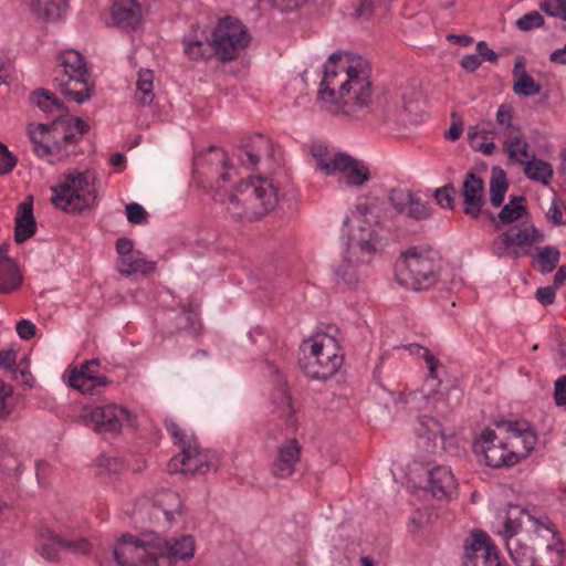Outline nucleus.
Segmentation results:
<instances>
[{
    "label": "nucleus",
    "mask_w": 566,
    "mask_h": 566,
    "mask_svg": "<svg viewBox=\"0 0 566 566\" xmlns=\"http://www.w3.org/2000/svg\"><path fill=\"white\" fill-rule=\"evenodd\" d=\"M317 101L325 112L361 125L419 124L428 117L424 94L415 78L399 82L395 92L376 93L369 73H323Z\"/></svg>",
    "instance_id": "nucleus-1"
},
{
    "label": "nucleus",
    "mask_w": 566,
    "mask_h": 566,
    "mask_svg": "<svg viewBox=\"0 0 566 566\" xmlns=\"http://www.w3.org/2000/svg\"><path fill=\"white\" fill-rule=\"evenodd\" d=\"M497 533L515 566H563L566 544L556 526L545 516L510 505L497 516Z\"/></svg>",
    "instance_id": "nucleus-2"
},
{
    "label": "nucleus",
    "mask_w": 566,
    "mask_h": 566,
    "mask_svg": "<svg viewBox=\"0 0 566 566\" xmlns=\"http://www.w3.org/2000/svg\"><path fill=\"white\" fill-rule=\"evenodd\" d=\"M197 551L192 534L165 538L156 533L138 536L125 534L113 545V557L118 566H175L191 560Z\"/></svg>",
    "instance_id": "nucleus-3"
},
{
    "label": "nucleus",
    "mask_w": 566,
    "mask_h": 566,
    "mask_svg": "<svg viewBox=\"0 0 566 566\" xmlns=\"http://www.w3.org/2000/svg\"><path fill=\"white\" fill-rule=\"evenodd\" d=\"M537 436L525 420H500L474 439V452L493 468L514 465L535 448Z\"/></svg>",
    "instance_id": "nucleus-4"
},
{
    "label": "nucleus",
    "mask_w": 566,
    "mask_h": 566,
    "mask_svg": "<svg viewBox=\"0 0 566 566\" xmlns=\"http://www.w3.org/2000/svg\"><path fill=\"white\" fill-rule=\"evenodd\" d=\"M51 203L67 213L92 209L98 199L97 175L92 169H67L51 186Z\"/></svg>",
    "instance_id": "nucleus-5"
},
{
    "label": "nucleus",
    "mask_w": 566,
    "mask_h": 566,
    "mask_svg": "<svg viewBox=\"0 0 566 566\" xmlns=\"http://www.w3.org/2000/svg\"><path fill=\"white\" fill-rule=\"evenodd\" d=\"M344 232L347 249L360 253L364 260H374L384 248V228L375 206L359 203L346 214Z\"/></svg>",
    "instance_id": "nucleus-6"
},
{
    "label": "nucleus",
    "mask_w": 566,
    "mask_h": 566,
    "mask_svg": "<svg viewBox=\"0 0 566 566\" xmlns=\"http://www.w3.org/2000/svg\"><path fill=\"white\" fill-rule=\"evenodd\" d=\"M310 154L315 171L323 177L337 179L340 185L359 188L371 178L369 165L348 153L314 143Z\"/></svg>",
    "instance_id": "nucleus-7"
},
{
    "label": "nucleus",
    "mask_w": 566,
    "mask_h": 566,
    "mask_svg": "<svg viewBox=\"0 0 566 566\" xmlns=\"http://www.w3.org/2000/svg\"><path fill=\"white\" fill-rule=\"evenodd\" d=\"M279 198L271 179L254 177L229 190L227 209L234 216L262 218L276 208Z\"/></svg>",
    "instance_id": "nucleus-8"
},
{
    "label": "nucleus",
    "mask_w": 566,
    "mask_h": 566,
    "mask_svg": "<svg viewBox=\"0 0 566 566\" xmlns=\"http://www.w3.org/2000/svg\"><path fill=\"white\" fill-rule=\"evenodd\" d=\"M165 426L175 443L181 448V452L172 457L168 463L170 473L205 474L219 467L218 454L210 450L199 449L190 430L184 428L172 418L166 419Z\"/></svg>",
    "instance_id": "nucleus-9"
},
{
    "label": "nucleus",
    "mask_w": 566,
    "mask_h": 566,
    "mask_svg": "<svg viewBox=\"0 0 566 566\" xmlns=\"http://www.w3.org/2000/svg\"><path fill=\"white\" fill-rule=\"evenodd\" d=\"M300 350V366L311 378H328L343 365L344 356L337 339L326 333L305 338Z\"/></svg>",
    "instance_id": "nucleus-10"
},
{
    "label": "nucleus",
    "mask_w": 566,
    "mask_h": 566,
    "mask_svg": "<svg viewBox=\"0 0 566 566\" xmlns=\"http://www.w3.org/2000/svg\"><path fill=\"white\" fill-rule=\"evenodd\" d=\"M439 271V254L429 247H412L401 253L396 276L398 282L411 290H427L436 281Z\"/></svg>",
    "instance_id": "nucleus-11"
},
{
    "label": "nucleus",
    "mask_w": 566,
    "mask_h": 566,
    "mask_svg": "<svg viewBox=\"0 0 566 566\" xmlns=\"http://www.w3.org/2000/svg\"><path fill=\"white\" fill-rule=\"evenodd\" d=\"M185 505L180 494L169 488H155L140 497L135 504V514L143 520L159 521L160 515L172 525L184 515Z\"/></svg>",
    "instance_id": "nucleus-12"
},
{
    "label": "nucleus",
    "mask_w": 566,
    "mask_h": 566,
    "mask_svg": "<svg viewBox=\"0 0 566 566\" xmlns=\"http://www.w3.org/2000/svg\"><path fill=\"white\" fill-rule=\"evenodd\" d=\"M78 417L83 424L98 433L117 434L137 426L136 415L116 403L84 406Z\"/></svg>",
    "instance_id": "nucleus-13"
},
{
    "label": "nucleus",
    "mask_w": 566,
    "mask_h": 566,
    "mask_svg": "<svg viewBox=\"0 0 566 566\" xmlns=\"http://www.w3.org/2000/svg\"><path fill=\"white\" fill-rule=\"evenodd\" d=\"M217 48V61L227 63L237 60L251 44L252 36L247 27L234 17L220 18L211 30Z\"/></svg>",
    "instance_id": "nucleus-14"
},
{
    "label": "nucleus",
    "mask_w": 566,
    "mask_h": 566,
    "mask_svg": "<svg viewBox=\"0 0 566 566\" xmlns=\"http://www.w3.org/2000/svg\"><path fill=\"white\" fill-rule=\"evenodd\" d=\"M408 349L412 355L423 359L426 368L429 370V376L426 378L421 387L417 391L409 394V400L419 406H428L431 403L437 405L439 402H443L449 407L458 406L462 394L457 387L450 388L447 392H440L436 398L440 381L436 375V358L429 353V350L418 345H411Z\"/></svg>",
    "instance_id": "nucleus-15"
},
{
    "label": "nucleus",
    "mask_w": 566,
    "mask_h": 566,
    "mask_svg": "<svg viewBox=\"0 0 566 566\" xmlns=\"http://www.w3.org/2000/svg\"><path fill=\"white\" fill-rule=\"evenodd\" d=\"M34 548L49 562H56L62 551L85 554L91 545L85 538L67 541L55 533L49 525L39 524L34 530Z\"/></svg>",
    "instance_id": "nucleus-16"
},
{
    "label": "nucleus",
    "mask_w": 566,
    "mask_h": 566,
    "mask_svg": "<svg viewBox=\"0 0 566 566\" xmlns=\"http://www.w3.org/2000/svg\"><path fill=\"white\" fill-rule=\"evenodd\" d=\"M543 241L544 234L533 223L524 222L499 235L493 242V251L497 255L520 256Z\"/></svg>",
    "instance_id": "nucleus-17"
},
{
    "label": "nucleus",
    "mask_w": 566,
    "mask_h": 566,
    "mask_svg": "<svg viewBox=\"0 0 566 566\" xmlns=\"http://www.w3.org/2000/svg\"><path fill=\"white\" fill-rule=\"evenodd\" d=\"M157 8V0H115L111 7L112 24L124 30H138Z\"/></svg>",
    "instance_id": "nucleus-18"
},
{
    "label": "nucleus",
    "mask_w": 566,
    "mask_h": 566,
    "mask_svg": "<svg viewBox=\"0 0 566 566\" xmlns=\"http://www.w3.org/2000/svg\"><path fill=\"white\" fill-rule=\"evenodd\" d=\"M463 566H502L499 551L483 532H472L465 539Z\"/></svg>",
    "instance_id": "nucleus-19"
},
{
    "label": "nucleus",
    "mask_w": 566,
    "mask_h": 566,
    "mask_svg": "<svg viewBox=\"0 0 566 566\" xmlns=\"http://www.w3.org/2000/svg\"><path fill=\"white\" fill-rule=\"evenodd\" d=\"M373 260H364L360 253H353L347 249L343 258L334 265V280L338 285L347 289H356L365 282L367 277L366 268Z\"/></svg>",
    "instance_id": "nucleus-20"
},
{
    "label": "nucleus",
    "mask_w": 566,
    "mask_h": 566,
    "mask_svg": "<svg viewBox=\"0 0 566 566\" xmlns=\"http://www.w3.org/2000/svg\"><path fill=\"white\" fill-rule=\"evenodd\" d=\"M418 430L428 451H437L438 449L450 450L455 447L453 430L444 427L434 418H421Z\"/></svg>",
    "instance_id": "nucleus-21"
},
{
    "label": "nucleus",
    "mask_w": 566,
    "mask_h": 566,
    "mask_svg": "<svg viewBox=\"0 0 566 566\" xmlns=\"http://www.w3.org/2000/svg\"><path fill=\"white\" fill-rule=\"evenodd\" d=\"M64 377L70 387L83 392L93 394L97 387L104 386L105 377L101 374L96 360H90L80 366L70 367Z\"/></svg>",
    "instance_id": "nucleus-22"
},
{
    "label": "nucleus",
    "mask_w": 566,
    "mask_h": 566,
    "mask_svg": "<svg viewBox=\"0 0 566 566\" xmlns=\"http://www.w3.org/2000/svg\"><path fill=\"white\" fill-rule=\"evenodd\" d=\"M184 52L189 60L208 62L217 60V48L211 32L196 27L184 36Z\"/></svg>",
    "instance_id": "nucleus-23"
},
{
    "label": "nucleus",
    "mask_w": 566,
    "mask_h": 566,
    "mask_svg": "<svg viewBox=\"0 0 566 566\" xmlns=\"http://www.w3.org/2000/svg\"><path fill=\"white\" fill-rule=\"evenodd\" d=\"M389 200L397 212L409 219L423 221L432 216L431 207L406 188L392 189Z\"/></svg>",
    "instance_id": "nucleus-24"
},
{
    "label": "nucleus",
    "mask_w": 566,
    "mask_h": 566,
    "mask_svg": "<svg viewBox=\"0 0 566 566\" xmlns=\"http://www.w3.org/2000/svg\"><path fill=\"white\" fill-rule=\"evenodd\" d=\"M56 81L61 93L78 104L87 101L95 88L91 73H61Z\"/></svg>",
    "instance_id": "nucleus-25"
},
{
    "label": "nucleus",
    "mask_w": 566,
    "mask_h": 566,
    "mask_svg": "<svg viewBox=\"0 0 566 566\" xmlns=\"http://www.w3.org/2000/svg\"><path fill=\"white\" fill-rule=\"evenodd\" d=\"M87 125L81 118L70 114L60 115L51 123L52 138L57 144V154L62 153L65 145L72 143L87 130Z\"/></svg>",
    "instance_id": "nucleus-26"
},
{
    "label": "nucleus",
    "mask_w": 566,
    "mask_h": 566,
    "mask_svg": "<svg viewBox=\"0 0 566 566\" xmlns=\"http://www.w3.org/2000/svg\"><path fill=\"white\" fill-rule=\"evenodd\" d=\"M463 212L476 219L483 211L485 192L483 180L474 175L468 174L462 182Z\"/></svg>",
    "instance_id": "nucleus-27"
},
{
    "label": "nucleus",
    "mask_w": 566,
    "mask_h": 566,
    "mask_svg": "<svg viewBox=\"0 0 566 566\" xmlns=\"http://www.w3.org/2000/svg\"><path fill=\"white\" fill-rule=\"evenodd\" d=\"M424 488L438 500L449 499L457 490V481L450 468L437 465L427 471Z\"/></svg>",
    "instance_id": "nucleus-28"
},
{
    "label": "nucleus",
    "mask_w": 566,
    "mask_h": 566,
    "mask_svg": "<svg viewBox=\"0 0 566 566\" xmlns=\"http://www.w3.org/2000/svg\"><path fill=\"white\" fill-rule=\"evenodd\" d=\"M28 136L39 157L49 158L57 155V144L52 138L51 124H30L28 126Z\"/></svg>",
    "instance_id": "nucleus-29"
},
{
    "label": "nucleus",
    "mask_w": 566,
    "mask_h": 566,
    "mask_svg": "<svg viewBox=\"0 0 566 566\" xmlns=\"http://www.w3.org/2000/svg\"><path fill=\"white\" fill-rule=\"evenodd\" d=\"M300 447L295 439L284 442L277 451V457L273 463V473L281 478L290 476L298 461Z\"/></svg>",
    "instance_id": "nucleus-30"
},
{
    "label": "nucleus",
    "mask_w": 566,
    "mask_h": 566,
    "mask_svg": "<svg viewBox=\"0 0 566 566\" xmlns=\"http://www.w3.org/2000/svg\"><path fill=\"white\" fill-rule=\"evenodd\" d=\"M369 67V62L363 56L348 51H337L328 56L323 71H365Z\"/></svg>",
    "instance_id": "nucleus-31"
},
{
    "label": "nucleus",
    "mask_w": 566,
    "mask_h": 566,
    "mask_svg": "<svg viewBox=\"0 0 566 566\" xmlns=\"http://www.w3.org/2000/svg\"><path fill=\"white\" fill-rule=\"evenodd\" d=\"M22 272L18 263L0 249V293H10L22 283Z\"/></svg>",
    "instance_id": "nucleus-32"
},
{
    "label": "nucleus",
    "mask_w": 566,
    "mask_h": 566,
    "mask_svg": "<svg viewBox=\"0 0 566 566\" xmlns=\"http://www.w3.org/2000/svg\"><path fill=\"white\" fill-rule=\"evenodd\" d=\"M273 155V146L269 138L264 136H255L249 145L240 153L241 161L249 166L255 167L262 160H268Z\"/></svg>",
    "instance_id": "nucleus-33"
},
{
    "label": "nucleus",
    "mask_w": 566,
    "mask_h": 566,
    "mask_svg": "<svg viewBox=\"0 0 566 566\" xmlns=\"http://www.w3.org/2000/svg\"><path fill=\"white\" fill-rule=\"evenodd\" d=\"M36 231V223L33 217L32 200L28 199L18 206L15 216L14 240L22 243L30 239Z\"/></svg>",
    "instance_id": "nucleus-34"
},
{
    "label": "nucleus",
    "mask_w": 566,
    "mask_h": 566,
    "mask_svg": "<svg viewBox=\"0 0 566 566\" xmlns=\"http://www.w3.org/2000/svg\"><path fill=\"white\" fill-rule=\"evenodd\" d=\"M507 158L514 164L523 165L530 157V145L520 130H510L503 143Z\"/></svg>",
    "instance_id": "nucleus-35"
},
{
    "label": "nucleus",
    "mask_w": 566,
    "mask_h": 566,
    "mask_svg": "<svg viewBox=\"0 0 566 566\" xmlns=\"http://www.w3.org/2000/svg\"><path fill=\"white\" fill-rule=\"evenodd\" d=\"M32 12L48 21L61 19L69 9V0H28Z\"/></svg>",
    "instance_id": "nucleus-36"
},
{
    "label": "nucleus",
    "mask_w": 566,
    "mask_h": 566,
    "mask_svg": "<svg viewBox=\"0 0 566 566\" xmlns=\"http://www.w3.org/2000/svg\"><path fill=\"white\" fill-rule=\"evenodd\" d=\"M470 146L485 155H491L495 146V133L486 125H476L468 132Z\"/></svg>",
    "instance_id": "nucleus-37"
},
{
    "label": "nucleus",
    "mask_w": 566,
    "mask_h": 566,
    "mask_svg": "<svg viewBox=\"0 0 566 566\" xmlns=\"http://www.w3.org/2000/svg\"><path fill=\"white\" fill-rule=\"evenodd\" d=\"M31 103L42 112L51 115H65L63 103L48 88H38L31 94Z\"/></svg>",
    "instance_id": "nucleus-38"
},
{
    "label": "nucleus",
    "mask_w": 566,
    "mask_h": 566,
    "mask_svg": "<svg viewBox=\"0 0 566 566\" xmlns=\"http://www.w3.org/2000/svg\"><path fill=\"white\" fill-rule=\"evenodd\" d=\"M525 176L533 181L541 182L543 185H548L551 179L553 178V167L548 161L536 158L531 155V157L523 164Z\"/></svg>",
    "instance_id": "nucleus-39"
},
{
    "label": "nucleus",
    "mask_w": 566,
    "mask_h": 566,
    "mask_svg": "<svg viewBox=\"0 0 566 566\" xmlns=\"http://www.w3.org/2000/svg\"><path fill=\"white\" fill-rule=\"evenodd\" d=\"M118 271L129 275L134 273L147 274L155 269V263L146 260L139 251H135L129 256L118 259Z\"/></svg>",
    "instance_id": "nucleus-40"
},
{
    "label": "nucleus",
    "mask_w": 566,
    "mask_h": 566,
    "mask_svg": "<svg viewBox=\"0 0 566 566\" xmlns=\"http://www.w3.org/2000/svg\"><path fill=\"white\" fill-rule=\"evenodd\" d=\"M509 182L505 171L500 167H493L490 178V202L493 207H500L504 201Z\"/></svg>",
    "instance_id": "nucleus-41"
},
{
    "label": "nucleus",
    "mask_w": 566,
    "mask_h": 566,
    "mask_svg": "<svg viewBox=\"0 0 566 566\" xmlns=\"http://www.w3.org/2000/svg\"><path fill=\"white\" fill-rule=\"evenodd\" d=\"M56 66L64 71H87L84 56L76 50H65L56 59Z\"/></svg>",
    "instance_id": "nucleus-42"
},
{
    "label": "nucleus",
    "mask_w": 566,
    "mask_h": 566,
    "mask_svg": "<svg viewBox=\"0 0 566 566\" xmlns=\"http://www.w3.org/2000/svg\"><path fill=\"white\" fill-rule=\"evenodd\" d=\"M526 213V201L523 197H513L501 210L499 218L504 223H511Z\"/></svg>",
    "instance_id": "nucleus-43"
},
{
    "label": "nucleus",
    "mask_w": 566,
    "mask_h": 566,
    "mask_svg": "<svg viewBox=\"0 0 566 566\" xmlns=\"http://www.w3.org/2000/svg\"><path fill=\"white\" fill-rule=\"evenodd\" d=\"M559 261V251L553 247H546L537 252L535 264L542 273L552 272Z\"/></svg>",
    "instance_id": "nucleus-44"
},
{
    "label": "nucleus",
    "mask_w": 566,
    "mask_h": 566,
    "mask_svg": "<svg viewBox=\"0 0 566 566\" xmlns=\"http://www.w3.org/2000/svg\"><path fill=\"white\" fill-rule=\"evenodd\" d=\"M514 93L518 96H534L541 91V83L536 82L527 73H521L513 85Z\"/></svg>",
    "instance_id": "nucleus-45"
},
{
    "label": "nucleus",
    "mask_w": 566,
    "mask_h": 566,
    "mask_svg": "<svg viewBox=\"0 0 566 566\" xmlns=\"http://www.w3.org/2000/svg\"><path fill=\"white\" fill-rule=\"evenodd\" d=\"M154 73H138L137 97L142 104H149L154 94Z\"/></svg>",
    "instance_id": "nucleus-46"
},
{
    "label": "nucleus",
    "mask_w": 566,
    "mask_h": 566,
    "mask_svg": "<svg viewBox=\"0 0 566 566\" xmlns=\"http://www.w3.org/2000/svg\"><path fill=\"white\" fill-rule=\"evenodd\" d=\"M280 416L284 418L285 426L289 430H295L297 421L294 417L295 408L291 396L287 392H282L281 401L277 406Z\"/></svg>",
    "instance_id": "nucleus-47"
},
{
    "label": "nucleus",
    "mask_w": 566,
    "mask_h": 566,
    "mask_svg": "<svg viewBox=\"0 0 566 566\" xmlns=\"http://www.w3.org/2000/svg\"><path fill=\"white\" fill-rule=\"evenodd\" d=\"M95 465L101 476L118 473L123 469V463L116 457L106 454L101 455Z\"/></svg>",
    "instance_id": "nucleus-48"
},
{
    "label": "nucleus",
    "mask_w": 566,
    "mask_h": 566,
    "mask_svg": "<svg viewBox=\"0 0 566 566\" xmlns=\"http://www.w3.org/2000/svg\"><path fill=\"white\" fill-rule=\"evenodd\" d=\"M12 394H13L12 386L4 382L0 378V418H2V419L8 418L14 409Z\"/></svg>",
    "instance_id": "nucleus-49"
},
{
    "label": "nucleus",
    "mask_w": 566,
    "mask_h": 566,
    "mask_svg": "<svg viewBox=\"0 0 566 566\" xmlns=\"http://www.w3.org/2000/svg\"><path fill=\"white\" fill-rule=\"evenodd\" d=\"M539 8L551 17L566 21V0H543Z\"/></svg>",
    "instance_id": "nucleus-50"
},
{
    "label": "nucleus",
    "mask_w": 566,
    "mask_h": 566,
    "mask_svg": "<svg viewBox=\"0 0 566 566\" xmlns=\"http://www.w3.org/2000/svg\"><path fill=\"white\" fill-rule=\"evenodd\" d=\"M544 24V18L537 12L532 11L516 21V27L522 31H530Z\"/></svg>",
    "instance_id": "nucleus-51"
},
{
    "label": "nucleus",
    "mask_w": 566,
    "mask_h": 566,
    "mask_svg": "<svg viewBox=\"0 0 566 566\" xmlns=\"http://www.w3.org/2000/svg\"><path fill=\"white\" fill-rule=\"evenodd\" d=\"M17 165L15 156L0 143V175L9 174Z\"/></svg>",
    "instance_id": "nucleus-52"
},
{
    "label": "nucleus",
    "mask_w": 566,
    "mask_h": 566,
    "mask_svg": "<svg viewBox=\"0 0 566 566\" xmlns=\"http://www.w3.org/2000/svg\"><path fill=\"white\" fill-rule=\"evenodd\" d=\"M497 125L503 129L513 130V108L510 105H500L496 112Z\"/></svg>",
    "instance_id": "nucleus-53"
},
{
    "label": "nucleus",
    "mask_w": 566,
    "mask_h": 566,
    "mask_svg": "<svg viewBox=\"0 0 566 566\" xmlns=\"http://www.w3.org/2000/svg\"><path fill=\"white\" fill-rule=\"evenodd\" d=\"M126 216L129 222L142 224L146 222L147 212L138 203H129L126 206Z\"/></svg>",
    "instance_id": "nucleus-54"
},
{
    "label": "nucleus",
    "mask_w": 566,
    "mask_h": 566,
    "mask_svg": "<svg viewBox=\"0 0 566 566\" xmlns=\"http://www.w3.org/2000/svg\"><path fill=\"white\" fill-rule=\"evenodd\" d=\"M430 522V515L426 512H416L409 522L408 530L412 534L419 533Z\"/></svg>",
    "instance_id": "nucleus-55"
},
{
    "label": "nucleus",
    "mask_w": 566,
    "mask_h": 566,
    "mask_svg": "<svg viewBox=\"0 0 566 566\" xmlns=\"http://www.w3.org/2000/svg\"><path fill=\"white\" fill-rule=\"evenodd\" d=\"M453 190L450 187H441L434 191V199L441 208H452Z\"/></svg>",
    "instance_id": "nucleus-56"
},
{
    "label": "nucleus",
    "mask_w": 566,
    "mask_h": 566,
    "mask_svg": "<svg viewBox=\"0 0 566 566\" xmlns=\"http://www.w3.org/2000/svg\"><path fill=\"white\" fill-rule=\"evenodd\" d=\"M554 399L558 407L566 410V376L555 381Z\"/></svg>",
    "instance_id": "nucleus-57"
},
{
    "label": "nucleus",
    "mask_w": 566,
    "mask_h": 566,
    "mask_svg": "<svg viewBox=\"0 0 566 566\" xmlns=\"http://www.w3.org/2000/svg\"><path fill=\"white\" fill-rule=\"evenodd\" d=\"M17 333L22 339H30L34 336L36 326L28 319H21L17 323Z\"/></svg>",
    "instance_id": "nucleus-58"
},
{
    "label": "nucleus",
    "mask_w": 566,
    "mask_h": 566,
    "mask_svg": "<svg viewBox=\"0 0 566 566\" xmlns=\"http://www.w3.org/2000/svg\"><path fill=\"white\" fill-rule=\"evenodd\" d=\"M272 7L279 9L280 11H292L302 4L306 3L308 0H266Z\"/></svg>",
    "instance_id": "nucleus-59"
},
{
    "label": "nucleus",
    "mask_w": 566,
    "mask_h": 566,
    "mask_svg": "<svg viewBox=\"0 0 566 566\" xmlns=\"http://www.w3.org/2000/svg\"><path fill=\"white\" fill-rule=\"evenodd\" d=\"M564 214L565 211H563L556 200H553L551 203V207L548 208L546 212L547 219L553 222L554 224H563L564 223Z\"/></svg>",
    "instance_id": "nucleus-60"
},
{
    "label": "nucleus",
    "mask_w": 566,
    "mask_h": 566,
    "mask_svg": "<svg viewBox=\"0 0 566 566\" xmlns=\"http://www.w3.org/2000/svg\"><path fill=\"white\" fill-rule=\"evenodd\" d=\"M476 53L480 60L483 59L494 64L497 61V53L490 49L485 41H479L476 43Z\"/></svg>",
    "instance_id": "nucleus-61"
},
{
    "label": "nucleus",
    "mask_w": 566,
    "mask_h": 566,
    "mask_svg": "<svg viewBox=\"0 0 566 566\" xmlns=\"http://www.w3.org/2000/svg\"><path fill=\"white\" fill-rule=\"evenodd\" d=\"M556 291L553 286L539 287L536 291V298L543 305L552 304L555 300Z\"/></svg>",
    "instance_id": "nucleus-62"
},
{
    "label": "nucleus",
    "mask_w": 566,
    "mask_h": 566,
    "mask_svg": "<svg viewBox=\"0 0 566 566\" xmlns=\"http://www.w3.org/2000/svg\"><path fill=\"white\" fill-rule=\"evenodd\" d=\"M388 1L389 0H364L356 11L357 15L368 17L373 12L371 8L374 4L386 7Z\"/></svg>",
    "instance_id": "nucleus-63"
},
{
    "label": "nucleus",
    "mask_w": 566,
    "mask_h": 566,
    "mask_svg": "<svg viewBox=\"0 0 566 566\" xmlns=\"http://www.w3.org/2000/svg\"><path fill=\"white\" fill-rule=\"evenodd\" d=\"M116 250L119 255L118 259H124L135 252L133 242L127 238H120L117 240Z\"/></svg>",
    "instance_id": "nucleus-64"
}]
</instances>
